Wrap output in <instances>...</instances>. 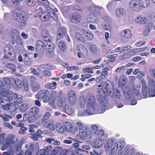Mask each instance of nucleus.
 <instances>
[{
	"label": "nucleus",
	"instance_id": "1",
	"mask_svg": "<svg viewBox=\"0 0 155 155\" xmlns=\"http://www.w3.org/2000/svg\"><path fill=\"white\" fill-rule=\"evenodd\" d=\"M85 101L87 109H90L96 114L101 112L98 105L96 102L94 96L91 93L87 94L85 97Z\"/></svg>",
	"mask_w": 155,
	"mask_h": 155
},
{
	"label": "nucleus",
	"instance_id": "2",
	"mask_svg": "<svg viewBox=\"0 0 155 155\" xmlns=\"http://www.w3.org/2000/svg\"><path fill=\"white\" fill-rule=\"evenodd\" d=\"M105 93L102 88H99L97 89L96 98L101 104L100 111L101 112L99 113H104L107 109L108 98L106 96Z\"/></svg>",
	"mask_w": 155,
	"mask_h": 155
},
{
	"label": "nucleus",
	"instance_id": "3",
	"mask_svg": "<svg viewBox=\"0 0 155 155\" xmlns=\"http://www.w3.org/2000/svg\"><path fill=\"white\" fill-rule=\"evenodd\" d=\"M39 15L41 20L43 21H48L52 18L55 21L58 19L56 14L54 12V10L50 7H48L45 11L40 13Z\"/></svg>",
	"mask_w": 155,
	"mask_h": 155
},
{
	"label": "nucleus",
	"instance_id": "4",
	"mask_svg": "<svg viewBox=\"0 0 155 155\" xmlns=\"http://www.w3.org/2000/svg\"><path fill=\"white\" fill-rule=\"evenodd\" d=\"M14 19L17 22H20L21 26L24 27L26 25L27 20L25 13L21 11L15 10L13 13Z\"/></svg>",
	"mask_w": 155,
	"mask_h": 155
},
{
	"label": "nucleus",
	"instance_id": "5",
	"mask_svg": "<svg viewBox=\"0 0 155 155\" xmlns=\"http://www.w3.org/2000/svg\"><path fill=\"white\" fill-rule=\"evenodd\" d=\"M5 55L3 58L9 59L10 61H14L15 59L14 50L13 46L10 44H6L4 47Z\"/></svg>",
	"mask_w": 155,
	"mask_h": 155
},
{
	"label": "nucleus",
	"instance_id": "6",
	"mask_svg": "<svg viewBox=\"0 0 155 155\" xmlns=\"http://www.w3.org/2000/svg\"><path fill=\"white\" fill-rule=\"evenodd\" d=\"M76 125L78 127L79 134L81 138L85 139L89 137V134L86 125L80 121H77Z\"/></svg>",
	"mask_w": 155,
	"mask_h": 155
},
{
	"label": "nucleus",
	"instance_id": "7",
	"mask_svg": "<svg viewBox=\"0 0 155 155\" xmlns=\"http://www.w3.org/2000/svg\"><path fill=\"white\" fill-rule=\"evenodd\" d=\"M123 91L126 98L127 100H130L131 104L134 105L136 104L137 101L134 98V95L128 86H126L123 87Z\"/></svg>",
	"mask_w": 155,
	"mask_h": 155
},
{
	"label": "nucleus",
	"instance_id": "8",
	"mask_svg": "<svg viewBox=\"0 0 155 155\" xmlns=\"http://www.w3.org/2000/svg\"><path fill=\"white\" fill-rule=\"evenodd\" d=\"M2 98H0V105H3V103L6 101H12L13 98H16L18 97V94L16 93L13 94L12 92L10 91H6L5 94H3L2 96Z\"/></svg>",
	"mask_w": 155,
	"mask_h": 155
},
{
	"label": "nucleus",
	"instance_id": "9",
	"mask_svg": "<svg viewBox=\"0 0 155 155\" xmlns=\"http://www.w3.org/2000/svg\"><path fill=\"white\" fill-rule=\"evenodd\" d=\"M50 97V93L47 90L40 91L36 95L37 99L39 100H43V102L45 103L48 101Z\"/></svg>",
	"mask_w": 155,
	"mask_h": 155
},
{
	"label": "nucleus",
	"instance_id": "10",
	"mask_svg": "<svg viewBox=\"0 0 155 155\" xmlns=\"http://www.w3.org/2000/svg\"><path fill=\"white\" fill-rule=\"evenodd\" d=\"M118 145L116 142L113 141L111 140H109L107 141L105 144L104 147L108 150L111 149V153L113 154L116 151Z\"/></svg>",
	"mask_w": 155,
	"mask_h": 155
},
{
	"label": "nucleus",
	"instance_id": "11",
	"mask_svg": "<svg viewBox=\"0 0 155 155\" xmlns=\"http://www.w3.org/2000/svg\"><path fill=\"white\" fill-rule=\"evenodd\" d=\"M147 86L150 96L152 97L155 96V81L153 79L148 78Z\"/></svg>",
	"mask_w": 155,
	"mask_h": 155
},
{
	"label": "nucleus",
	"instance_id": "12",
	"mask_svg": "<svg viewBox=\"0 0 155 155\" xmlns=\"http://www.w3.org/2000/svg\"><path fill=\"white\" fill-rule=\"evenodd\" d=\"M77 97L76 94L74 91H69L68 93V98L69 102L71 105H74L76 104Z\"/></svg>",
	"mask_w": 155,
	"mask_h": 155
},
{
	"label": "nucleus",
	"instance_id": "13",
	"mask_svg": "<svg viewBox=\"0 0 155 155\" xmlns=\"http://www.w3.org/2000/svg\"><path fill=\"white\" fill-rule=\"evenodd\" d=\"M97 13H94L91 10L87 16V20L88 22L97 23L98 22Z\"/></svg>",
	"mask_w": 155,
	"mask_h": 155
},
{
	"label": "nucleus",
	"instance_id": "14",
	"mask_svg": "<svg viewBox=\"0 0 155 155\" xmlns=\"http://www.w3.org/2000/svg\"><path fill=\"white\" fill-rule=\"evenodd\" d=\"M129 6L130 9L134 11H139L141 9L138 0L131 1L129 3Z\"/></svg>",
	"mask_w": 155,
	"mask_h": 155
},
{
	"label": "nucleus",
	"instance_id": "15",
	"mask_svg": "<svg viewBox=\"0 0 155 155\" xmlns=\"http://www.w3.org/2000/svg\"><path fill=\"white\" fill-rule=\"evenodd\" d=\"M65 129L68 132L74 135L75 134L78 130V126L72 125L69 122H66L65 124Z\"/></svg>",
	"mask_w": 155,
	"mask_h": 155
},
{
	"label": "nucleus",
	"instance_id": "16",
	"mask_svg": "<svg viewBox=\"0 0 155 155\" xmlns=\"http://www.w3.org/2000/svg\"><path fill=\"white\" fill-rule=\"evenodd\" d=\"M5 81L7 82V84H9V83H11L12 84L15 83V84L18 87L21 88L23 87V84L22 81L19 79L17 78L15 80L13 78H11L10 80L9 79L6 78Z\"/></svg>",
	"mask_w": 155,
	"mask_h": 155
},
{
	"label": "nucleus",
	"instance_id": "17",
	"mask_svg": "<svg viewBox=\"0 0 155 155\" xmlns=\"http://www.w3.org/2000/svg\"><path fill=\"white\" fill-rule=\"evenodd\" d=\"M104 140L101 138H97L93 141L92 143V145L94 148H100L103 145L104 142Z\"/></svg>",
	"mask_w": 155,
	"mask_h": 155
},
{
	"label": "nucleus",
	"instance_id": "18",
	"mask_svg": "<svg viewBox=\"0 0 155 155\" xmlns=\"http://www.w3.org/2000/svg\"><path fill=\"white\" fill-rule=\"evenodd\" d=\"M44 126L50 130L54 131L55 130L54 121L51 119L49 120L44 123Z\"/></svg>",
	"mask_w": 155,
	"mask_h": 155
},
{
	"label": "nucleus",
	"instance_id": "19",
	"mask_svg": "<svg viewBox=\"0 0 155 155\" xmlns=\"http://www.w3.org/2000/svg\"><path fill=\"white\" fill-rule=\"evenodd\" d=\"M10 34L11 35L12 43L14 45L16 43V37H20V32L16 29H13L11 31Z\"/></svg>",
	"mask_w": 155,
	"mask_h": 155
},
{
	"label": "nucleus",
	"instance_id": "20",
	"mask_svg": "<svg viewBox=\"0 0 155 155\" xmlns=\"http://www.w3.org/2000/svg\"><path fill=\"white\" fill-rule=\"evenodd\" d=\"M51 148V146H45L43 149L39 150L38 152L37 155H49Z\"/></svg>",
	"mask_w": 155,
	"mask_h": 155
},
{
	"label": "nucleus",
	"instance_id": "21",
	"mask_svg": "<svg viewBox=\"0 0 155 155\" xmlns=\"http://www.w3.org/2000/svg\"><path fill=\"white\" fill-rule=\"evenodd\" d=\"M15 141L13 143V139L12 138L8 137L5 140L4 143L2 146L1 148L2 150H4L9 147L12 144H14Z\"/></svg>",
	"mask_w": 155,
	"mask_h": 155
},
{
	"label": "nucleus",
	"instance_id": "22",
	"mask_svg": "<svg viewBox=\"0 0 155 155\" xmlns=\"http://www.w3.org/2000/svg\"><path fill=\"white\" fill-rule=\"evenodd\" d=\"M67 30L66 28L64 27H60L58 30L57 38L59 39L67 35Z\"/></svg>",
	"mask_w": 155,
	"mask_h": 155
},
{
	"label": "nucleus",
	"instance_id": "23",
	"mask_svg": "<svg viewBox=\"0 0 155 155\" xmlns=\"http://www.w3.org/2000/svg\"><path fill=\"white\" fill-rule=\"evenodd\" d=\"M93 111L91 110L90 109H87V108L86 110H84L83 111L79 110L78 112V115L79 116H84L88 115H91L96 114Z\"/></svg>",
	"mask_w": 155,
	"mask_h": 155
},
{
	"label": "nucleus",
	"instance_id": "24",
	"mask_svg": "<svg viewBox=\"0 0 155 155\" xmlns=\"http://www.w3.org/2000/svg\"><path fill=\"white\" fill-rule=\"evenodd\" d=\"M110 96L112 98H116L120 99L121 97L120 92L117 89H114L112 91H110L109 93Z\"/></svg>",
	"mask_w": 155,
	"mask_h": 155
},
{
	"label": "nucleus",
	"instance_id": "25",
	"mask_svg": "<svg viewBox=\"0 0 155 155\" xmlns=\"http://www.w3.org/2000/svg\"><path fill=\"white\" fill-rule=\"evenodd\" d=\"M143 84V85H142V94L143 96L145 97H149V96H150L149 94V91H148V87L147 83Z\"/></svg>",
	"mask_w": 155,
	"mask_h": 155
},
{
	"label": "nucleus",
	"instance_id": "26",
	"mask_svg": "<svg viewBox=\"0 0 155 155\" xmlns=\"http://www.w3.org/2000/svg\"><path fill=\"white\" fill-rule=\"evenodd\" d=\"M82 16L78 14H73L71 17V20L73 23L79 22L81 20Z\"/></svg>",
	"mask_w": 155,
	"mask_h": 155
},
{
	"label": "nucleus",
	"instance_id": "27",
	"mask_svg": "<svg viewBox=\"0 0 155 155\" xmlns=\"http://www.w3.org/2000/svg\"><path fill=\"white\" fill-rule=\"evenodd\" d=\"M104 23L102 24L103 28L105 30L110 31L112 29L111 26L110 24V20L108 18L107 20H104Z\"/></svg>",
	"mask_w": 155,
	"mask_h": 155
},
{
	"label": "nucleus",
	"instance_id": "28",
	"mask_svg": "<svg viewBox=\"0 0 155 155\" xmlns=\"http://www.w3.org/2000/svg\"><path fill=\"white\" fill-rule=\"evenodd\" d=\"M135 21L140 24H144L147 21V19L145 17L139 16L135 18Z\"/></svg>",
	"mask_w": 155,
	"mask_h": 155
},
{
	"label": "nucleus",
	"instance_id": "29",
	"mask_svg": "<svg viewBox=\"0 0 155 155\" xmlns=\"http://www.w3.org/2000/svg\"><path fill=\"white\" fill-rule=\"evenodd\" d=\"M141 8L147 7L150 3V0H138Z\"/></svg>",
	"mask_w": 155,
	"mask_h": 155
},
{
	"label": "nucleus",
	"instance_id": "30",
	"mask_svg": "<svg viewBox=\"0 0 155 155\" xmlns=\"http://www.w3.org/2000/svg\"><path fill=\"white\" fill-rule=\"evenodd\" d=\"M64 111L68 114H72L74 111L71 107L68 104H66L64 107Z\"/></svg>",
	"mask_w": 155,
	"mask_h": 155
},
{
	"label": "nucleus",
	"instance_id": "31",
	"mask_svg": "<svg viewBox=\"0 0 155 155\" xmlns=\"http://www.w3.org/2000/svg\"><path fill=\"white\" fill-rule=\"evenodd\" d=\"M31 135L32 136V138L35 140H38L39 139H41L43 137V136L41 135V133L40 130H38L36 133H34Z\"/></svg>",
	"mask_w": 155,
	"mask_h": 155
},
{
	"label": "nucleus",
	"instance_id": "32",
	"mask_svg": "<svg viewBox=\"0 0 155 155\" xmlns=\"http://www.w3.org/2000/svg\"><path fill=\"white\" fill-rule=\"evenodd\" d=\"M122 37L126 38H129L131 36V32L130 30L127 29L124 30L121 33Z\"/></svg>",
	"mask_w": 155,
	"mask_h": 155
},
{
	"label": "nucleus",
	"instance_id": "33",
	"mask_svg": "<svg viewBox=\"0 0 155 155\" xmlns=\"http://www.w3.org/2000/svg\"><path fill=\"white\" fill-rule=\"evenodd\" d=\"M77 48L78 51L82 54V55H86L87 54V51L85 47L82 45H78Z\"/></svg>",
	"mask_w": 155,
	"mask_h": 155
},
{
	"label": "nucleus",
	"instance_id": "34",
	"mask_svg": "<svg viewBox=\"0 0 155 155\" xmlns=\"http://www.w3.org/2000/svg\"><path fill=\"white\" fill-rule=\"evenodd\" d=\"M112 85L111 82L109 81H106L105 83V86L104 88V91L106 93L108 92L109 93L110 91L112 90Z\"/></svg>",
	"mask_w": 155,
	"mask_h": 155
},
{
	"label": "nucleus",
	"instance_id": "35",
	"mask_svg": "<svg viewBox=\"0 0 155 155\" xmlns=\"http://www.w3.org/2000/svg\"><path fill=\"white\" fill-rule=\"evenodd\" d=\"M125 13V10L123 8H117L115 11V14L116 17L119 18L123 16Z\"/></svg>",
	"mask_w": 155,
	"mask_h": 155
},
{
	"label": "nucleus",
	"instance_id": "36",
	"mask_svg": "<svg viewBox=\"0 0 155 155\" xmlns=\"http://www.w3.org/2000/svg\"><path fill=\"white\" fill-rule=\"evenodd\" d=\"M39 109L37 107H33L30 109L28 110V112L32 115L35 116L39 112Z\"/></svg>",
	"mask_w": 155,
	"mask_h": 155
},
{
	"label": "nucleus",
	"instance_id": "37",
	"mask_svg": "<svg viewBox=\"0 0 155 155\" xmlns=\"http://www.w3.org/2000/svg\"><path fill=\"white\" fill-rule=\"evenodd\" d=\"M46 110L48 111L46 112L45 113L42 118V120L44 122L46 120L48 119L51 116V114L50 112L51 111V109L50 108H48Z\"/></svg>",
	"mask_w": 155,
	"mask_h": 155
},
{
	"label": "nucleus",
	"instance_id": "38",
	"mask_svg": "<svg viewBox=\"0 0 155 155\" xmlns=\"http://www.w3.org/2000/svg\"><path fill=\"white\" fill-rule=\"evenodd\" d=\"M66 100L64 97H62L60 99L58 100L57 102V105L58 107H61L66 104Z\"/></svg>",
	"mask_w": 155,
	"mask_h": 155
},
{
	"label": "nucleus",
	"instance_id": "39",
	"mask_svg": "<svg viewBox=\"0 0 155 155\" xmlns=\"http://www.w3.org/2000/svg\"><path fill=\"white\" fill-rule=\"evenodd\" d=\"M34 144L32 143L30 144L28 148L26 150L25 155H32L34 151Z\"/></svg>",
	"mask_w": 155,
	"mask_h": 155
},
{
	"label": "nucleus",
	"instance_id": "40",
	"mask_svg": "<svg viewBox=\"0 0 155 155\" xmlns=\"http://www.w3.org/2000/svg\"><path fill=\"white\" fill-rule=\"evenodd\" d=\"M19 110L21 112H23L29 108V105L26 103H23L19 107Z\"/></svg>",
	"mask_w": 155,
	"mask_h": 155
},
{
	"label": "nucleus",
	"instance_id": "41",
	"mask_svg": "<svg viewBox=\"0 0 155 155\" xmlns=\"http://www.w3.org/2000/svg\"><path fill=\"white\" fill-rule=\"evenodd\" d=\"M98 130V127L96 125H92L91 128V135H93V134L94 136L97 135V132Z\"/></svg>",
	"mask_w": 155,
	"mask_h": 155
},
{
	"label": "nucleus",
	"instance_id": "42",
	"mask_svg": "<svg viewBox=\"0 0 155 155\" xmlns=\"http://www.w3.org/2000/svg\"><path fill=\"white\" fill-rule=\"evenodd\" d=\"M141 87V85H134L132 86L133 90L136 95H138L140 94L139 90L140 89Z\"/></svg>",
	"mask_w": 155,
	"mask_h": 155
},
{
	"label": "nucleus",
	"instance_id": "43",
	"mask_svg": "<svg viewBox=\"0 0 155 155\" xmlns=\"http://www.w3.org/2000/svg\"><path fill=\"white\" fill-rule=\"evenodd\" d=\"M116 3L113 1L110 2L107 6V8L108 11H110L114 9L116 6Z\"/></svg>",
	"mask_w": 155,
	"mask_h": 155
},
{
	"label": "nucleus",
	"instance_id": "44",
	"mask_svg": "<svg viewBox=\"0 0 155 155\" xmlns=\"http://www.w3.org/2000/svg\"><path fill=\"white\" fill-rule=\"evenodd\" d=\"M85 37L88 40H91L94 38V34L90 31H87L85 34Z\"/></svg>",
	"mask_w": 155,
	"mask_h": 155
},
{
	"label": "nucleus",
	"instance_id": "45",
	"mask_svg": "<svg viewBox=\"0 0 155 155\" xmlns=\"http://www.w3.org/2000/svg\"><path fill=\"white\" fill-rule=\"evenodd\" d=\"M91 50L93 53L97 55L100 52V49L99 47L93 45L91 48Z\"/></svg>",
	"mask_w": 155,
	"mask_h": 155
},
{
	"label": "nucleus",
	"instance_id": "46",
	"mask_svg": "<svg viewBox=\"0 0 155 155\" xmlns=\"http://www.w3.org/2000/svg\"><path fill=\"white\" fill-rule=\"evenodd\" d=\"M56 126L57 130L59 133H62L64 132V128L61 124L58 123Z\"/></svg>",
	"mask_w": 155,
	"mask_h": 155
},
{
	"label": "nucleus",
	"instance_id": "47",
	"mask_svg": "<svg viewBox=\"0 0 155 155\" xmlns=\"http://www.w3.org/2000/svg\"><path fill=\"white\" fill-rule=\"evenodd\" d=\"M57 85V84L56 82H52L51 83H48L46 86L47 88L52 89H54L56 88Z\"/></svg>",
	"mask_w": 155,
	"mask_h": 155
},
{
	"label": "nucleus",
	"instance_id": "48",
	"mask_svg": "<svg viewBox=\"0 0 155 155\" xmlns=\"http://www.w3.org/2000/svg\"><path fill=\"white\" fill-rule=\"evenodd\" d=\"M5 67L8 68L10 69L11 70L13 71H15L16 70V66L12 63L7 64H5Z\"/></svg>",
	"mask_w": 155,
	"mask_h": 155
},
{
	"label": "nucleus",
	"instance_id": "49",
	"mask_svg": "<svg viewBox=\"0 0 155 155\" xmlns=\"http://www.w3.org/2000/svg\"><path fill=\"white\" fill-rule=\"evenodd\" d=\"M12 101H6L5 102L3 103V105H1L2 106V108L6 110H9L10 109V104H8V102Z\"/></svg>",
	"mask_w": 155,
	"mask_h": 155
},
{
	"label": "nucleus",
	"instance_id": "50",
	"mask_svg": "<svg viewBox=\"0 0 155 155\" xmlns=\"http://www.w3.org/2000/svg\"><path fill=\"white\" fill-rule=\"evenodd\" d=\"M9 110L11 112H14L17 110L19 108V106L16 104H10Z\"/></svg>",
	"mask_w": 155,
	"mask_h": 155
},
{
	"label": "nucleus",
	"instance_id": "51",
	"mask_svg": "<svg viewBox=\"0 0 155 155\" xmlns=\"http://www.w3.org/2000/svg\"><path fill=\"white\" fill-rule=\"evenodd\" d=\"M103 10V8L102 7L99 6H95V7H94V8L91 10L92 11V12H94V13L97 14V13L100 12Z\"/></svg>",
	"mask_w": 155,
	"mask_h": 155
},
{
	"label": "nucleus",
	"instance_id": "52",
	"mask_svg": "<svg viewBox=\"0 0 155 155\" xmlns=\"http://www.w3.org/2000/svg\"><path fill=\"white\" fill-rule=\"evenodd\" d=\"M10 148L12 149L8 151L3 152L2 153L3 155H14V152L13 150V149L14 147L13 146H11Z\"/></svg>",
	"mask_w": 155,
	"mask_h": 155
},
{
	"label": "nucleus",
	"instance_id": "53",
	"mask_svg": "<svg viewBox=\"0 0 155 155\" xmlns=\"http://www.w3.org/2000/svg\"><path fill=\"white\" fill-rule=\"evenodd\" d=\"M0 117H1L3 120L5 121H8L9 119H12V118L10 116H9L5 114H1Z\"/></svg>",
	"mask_w": 155,
	"mask_h": 155
},
{
	"label": "nucleus",
	"instance_id": "54",
	"mask_svg": "<svg viewBox=\"0 0 155 155\" xmlns=\"http://www.w3.org/2000/svg\"><path fill=\"white\" fill-rule=\"evenodd\" d=\"M93 68L91 67L90 68L86 67L83 69V71L84 73H88L90 74H93L94 72L93 71Z\"/></svg>",
	"mask_w": 155,
	"mask_h": 155
},
{
	"label": "nucleus",
	"instance_id": "55",
	"mask_svg": "<svg viewBox=\"0 0 155 155\" xmlns=\"http://www.w3.org/2000/svg\"><path fill=\"white\" fill-rule=\"evenodd\" d=\"M41 67L43 68L49 69H52L54 68L53 66L50 64H43L41 65Z\"/></svg>",
	"mask_w": 155,
	"mask_h": 155
},
{
	"label": "nucleus",
	"instance_id": "56",
	"mask_svg": "<svg viewBox=\"0 0 155 155\" xmlns=\"http://www.w3.org/2000/svg\"><path fill=\"white\" fill-rule=\"evenodd\" d=\"M44 41H42L41 40L37 41L36 44V49H39V48L44 47Z\"/></svg>",
	"mask_w": 155,
	"mask_h": 155
},
{
	"label": "nucleus",
	"instance_id": "57",
	"mask_svg": "<svg viewBox=\"0 0 155 155\" xmlns=\"http://www.w3.org/2000/svg\"><path fill=\"white\" fill-rule=\"evenodd\" d=\"M75 38L77 40L81 41L83 39V37L82 35L79 33H76L75 35Z\"/></svg>",
	"mask_w": 155,
	"mask_h": 155
},
{
	"label": "nucleus",
	"instance_id": "58",
	"mask_svg": "<svg viewBox=\"0 0 155 155\" xmlns=\"http://www.w3.org/2000/svg\"><path fill=\"white\" fill-rule=\"evenodd\" d=\"M44 46H45L47 47L50 46H51V45L53 44L50 41L49 38H47L44 40Z\"/></svg>",
	"mask_w": 155,
	"mask_h": 155
},
{
	"label": "nucleus",
	"instance_id": "59",
	"mask_svg": "<svg viewBox=\"0 0 155 155\" xmlns=\"http://www.w3.org/2000/svg\"><path fill=\"white\" fill-rule=\"evenodd\" d=\"M58 47L59 49L64 51L65 47V43L64 41H60L58 44Z\"/></svg>",
	"mask_w": 155,
	"mask_h": 155
},
{
	"label": "nucleus",
	"instance_id": "60",
	"mask_svg": "<svg viewBox=\"0 0 155 155\" xmlns=\"http://www.w3.org/2000/svg\"><path fill=\"white\" fill-rule=\"evenodd\" d=\"M25 2L26 5L29 6H33L35 5L34 0H25Z\"/></svg>",
	"mask_w": 155,
	"mask_h": 155
},
{
	"label": "nucleus",
	"instance_id": "61",
	"mask_svg": "<svg viewBox=\"0 0 155 155\" xmlns=\"http://www.w3.org/2000/svg\"><path fill=\"white\" fill-rule=\"evenodd\" d=\"M42 35L43 37L45 38H49V32L47 30L45 29L43 30L42 32Z\"/></svg>",
	"mask_w": 155,
	"mask_h": 155
},
{
	"label": "nucleus",
	"instance_id": "62",
	"mask_svg": "<svg viewBox=\"0 0 155 155\" xmlns=\"http://www.w3.org/2000/svg\"><path fill=\"white\" fill-rule=\"evenodd\" d=\"M150 28H149V27L148 28H147V27H144L143 31V35L145 36L147 35L150 32Z\"/></svg>",
	"mask_w": 155,
	"mask_h": 155
},
{
	"label": "nucleus",
	"instance_id": "63",
	"mask_svg": "<svg viewBox=\"0 0 155 155\" xmlns=\"http://www.w3.org/2000/svg\"><path fill=\"white\" fill-rule=\"evenodd\" d=\"M37 120L36 117L34 115H31L28 118V122L32 123L35 121Z\"/></svg>",
	"mask_w": 155,
	"mask_h": 155
},
{
	"label": "nucleus",
	"instance_id": "64",
	"mask_svg": "<svg viewBox=\"0 0 155 155\" xmlns=\"http://www.w3.org/2000/svg\"><path fill=\"white\" fill-rule=\"evenodd\" d=\"M131 46L130 45H128L126 46L123 47L122 49L120 51V53H123L124 51H127L130 49Z\"/></svg>",
	"mask_w": 155,
	"mask_h": 155
}]
</instances>
